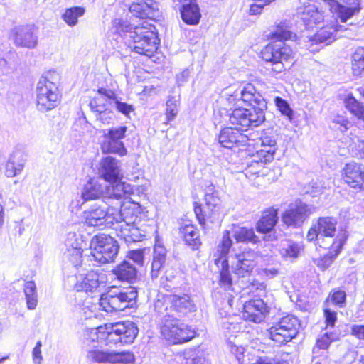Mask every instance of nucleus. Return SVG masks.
Returning a JSON list of instances; mask_svg holds the SVG:
<instances>
[{"instance_id": "obj_1", "label": "nucleus", "mask_w": 364, "mask_h": 364, "mask_svg": "<svg viewBox=\"0 0 364 364\" xmlns=\"http://www.w3.org/2000/svg\"><path fill=\"white\" fill-rule=\"evenodd\" d=\"M292 35L288 26L281 22L271 33V43L261 52L262 59L272 64V70L276 73H281L289 68L294 59V51L284 43V41L291 39Z\"/></svg>"}, {"instance_id": "obj_2", "label": "nucleus", "mask_w": 364, "mask_h": 364, "mask_svg": "<svg viewBox=\"0 0 364 364\" xmlns=\"http://www.w3.org/2000/svg\"><path fill=\"white\" fill-rule=\"evenodd\" d=\"M232 245V240L230 238V232L224 230L217 246V251L215 255L216 257L215 264L220 267L218 280L220 288L226 291L225 293V298H223L222 301V304L225 306L226 305L231 306L233 299V294H232L233 292L232 279L230 272L229 260L227 257Z\"/></svg>"}, {"instance_id": "obj_3", "label": "nucleus", "mask_w": 364, "mask_h": 364, "mask_svg": "<svg viewBox=\"0 0 364 364\" xmlns=\"http://www.w3.org/2000/svg\"><path fill=\"white\" fill-rule=\"evenodd\" d=\"M60 102L58 75L48 73L39 79L36 86V106L42 112L52 110Z\"/></svg>"}, {"instance_id": "obj_4", "label": "nucleus", "mask_w": 364, "mask_h": 364, "mask_svg": "<svg viewBox=\"0 0 364 364\" xmlns=\"http://www.w3.org/2000/svg\"><path fill=\"white\" fill-rule=\"evenodd\" d=\"M138 294L134 287L123 289L112 287L107 293L102 294L99 300V305L107 312L122 311L136 306Z\"/></svg>"}, {"instance_id": "obj_5", "label": "nucleus", "mask_w": 364, "mask_h": 364, "mask_svg": "<svg viewBox=\"0 0 364 364\" xmlns=\"http://www.w3.org/2000/svg\"><path fill=\"white\" fill-rule=\"evenodd\" d=\"M155 311L159 314H169L173 311L187 314L196 310V306L188 294L174 292L158 294L154 301Z\"/></svg>"}, {"instance_id": "obj_6", "label": "nucleus", "mask_w": 364, "mask_h": 364, "mask_svg": "<svg viewBox=\"0 0 364 364\" xmlns=\"http://www.w3.org/2000/svg\"><path fill=\"white\" fill-rule=\"evenodd\" d=\"M267 109V102L264 99V105L255 104L251 108H235L229 114V122L232 128L240 131H247L249 128L259 126L265 119L264 110Z\"/></svg>"}, {"instance_id": "obj_7", "label": "nucleus", "mask_w": 364, "mask_h": 364, "mask_svg": "<svg viewBox=\"0 0 364 364\" xmlns=\"http://www.w3.org/2000/svg\"><path fill=\"white\" fill-rule=\"evenodd\" d=\"M161 326L162 336L170 343L180 344L191 341L196 336L195 330L172 315L161 314Z\"/></svg>"}, {"instance_id": "obj_8", "label": "nucleus", "mask_w": 364, "mask_h": 364, "mask_svg": "<svg viewBox=\"0 0 364 364\" xmlns=\"http://www.w3.org/2000/svg\"><path fill=\"white\" fill-rule=\"evenodd\" d=\"M82 192L88 200L97 199L100 196H103L105 198L120 200L132 194L133 189L129 183L107 186L104 189L97 180L90 179L84 185Z\"/></svg>"}, {"instance_id": "obj_9", "label": "nucleus", "mask_w": 364, "mask_h": 364, "mask_svg": "<svg viewBox=\"0 0 364 364\" xmlns=\"http://www.w3.org/2000/svg\"><path fill=\"white\" fill-rule=\"evenodd\" d=\"M119 252L117 242L112 237L101 234L95 236L90 242V261L102 264L114 260Z\"/></svg>"}, {"instance_id": "obj_10", "label": "nucleus", "mask_w": 364, "mask_h": 364, "mask_svg": "<svg viewBox=\"0 0 364 364\" xmlns=\"http://www.w3.org/2000/svg\"><path fill=\"white\" fill-rule=\"evenodd\" d=\"M154 27L135 26L134 34L126 43L132 50L141 55L151 56L157 50L159 39Z\"/></svg>"}, {"instance_id": "obj_11", "label": "nucleus", "mask_w": 364, "mask_h": 364, "mask_svg": "<svg viewBox=\"0 0 364 364\" xmlns=\"http://www.w3.org/2000/svg\"><path fill=\"white\" fill-rule=\"evenodd\" d=\"M299 326L296 317L292 315L284 316L269 328V338L279 345L286 344L296 336Z\"/></svg>"}, {"instance_id": "obj_12", "label": "nucleus", "mask_w": 364, "mask_h": 364, "mask_svg": "<svg viewBox=\"0 0 364 364\" xmlns=\"http://www.w3.org/2000/svg\"><path fill=\"white\" fill-rule=\"evenodd\" d=\"M222 98L226 101L228 105L235 107V108L242 107L243 104L250 106H255V104L264 105V97L251 83L245 84L233 92L227 90Z\"/></svg>"}, {"instance_id": "obj_13", "label": "nucleus", "mask_w": 364, "mask_h": 364, "mask_svg": "<svg viewBox=\"0 0 364 364\" xmlns=\"http://www.w3.org/2000/svg\"><path fill=\"white\" fill-rule=\"evenodd\" d=\"M107 344L127 345L132 343L139 333L136 325L130 321L109 323Z\"/></svg>"}, {"instance_id": "obj_14", "label": "nucleus", "mask_w": 364, "mask_h": 364, "mask_svg": "<svg viewBox=\"0 0 364 364\" xmlns=\"http://www.w3.org/2000/svg\"><path fill=\"white\" fill-rule=\"evenodd\" d=\"M127 127L120 126L103 129L101 150L104 154H116L120 156L127 155V151L122 140L126 136Z\"/></svg>"}, {"instance_id": "obj_15", "label": "nucleus", "mask_w": 364, "mask_h": 364, "mask_svg": "<svg viewBox=\"0 0 364 364\" xmlns=\"http://www.w3.org/2000/svg\"><path fill=\"white\" fill-rule=\"evenodd\" d=\"M194 212L200 225L206 221L213 223L220 218L221 214V200L215 192H207L205 196V204L195 205Z\"/></svg>"}, {"instance_id": "obj_16", "label": "nucleus", "mask_w": 364, "mask_h": 364, "mask_svg": "<svg viewBox=\"0 0 364 364\" xmlns=\"http://www.w3.org/2000/svg\"><path fill=\"white\" fill-rule=\"evenodd\" d=\"M259 255L257 252L248 250L231 257L232 272L238 277L251 275L257 264Z\"/></svg>"}, {"instance_id": "obj_17", "label": "nucleus", "mask_w": 364, "mask_h": 364, "mask_svg": "<svg viewBox=\"0 0 364 364\" xmlns=\"http://www.w3.org/2000/svg\"><path fill=\"white\" fill-rule=\"evenodd\" d=\"M112 208H107L98 203L92 204L82 213L84 222L88 226L107 227L114 225Z\"/></svg>"}, {"instance_id": "obj_18", "label": "nucleus", "mask_w": 364, "mask_h": 364, "mask_svg": "<svg viewBox=\"0 0 364 364\" xmlns=\"http://www.w3.org/2000/svg\"><path fill=\"white\" fill-rule=\"evenodd\" d=\"M10 38L17 47L34 49L38 43V30L33 25H22L13 28Z\"/></svg>"}, {"instance_id": "obj_19", "label": "nucleus", "mask_w": 364, "mask_h": 364, "mask_svg": "<svg viewBox=\"0 0 364 364\" xmlns=\"http://www.w3.org/2000/svg\"><path fill=\"white\" fill-rule=\"evenodd\" d=\"M348 6H344L337 0H323V7L328 9L333 16L341 22H346L360 11V0H342Z\"/></svg>"}, {"instance_id": "obj_20", "label": "nucleus", "mask_w": 364, "mask_h": 364, "mask_svg": "<svg viewBox=\"0 0 364 364\" xmlns=\"http://www.w3.org/2000/svg\"><path fill=\"white\" fill-rule=\"evenodd\" d=\"M98 175L100 178L109 182V186L126 183L121 181L123 174L120 161L112 156H108L101 159L98 166Z\"/></svg>"}, {"instance_id": "obj_21", "label": "nucleus", "mask_w": 364, "mask_h": 364, "mask_svg": "<svg viewBox=\"0 0 364 364\" xmlns=\"http://www.w3.org/2000/svg\"><path fill=\"white\" fill-rule=\"evenodd\" d=\"M218 141L223 147L227 149L238 148L239 150L252 145V141L247 135L232 127L223 129L218 136Z\"/></svg>"}, {"instance_id": "obj_22", "label": "nucleus", "mask_w": 364, "mask_h": 364, "mask_svg": "<svg viewBox=\"0 0 364 364\" xmlns=\"http://www.w3.org/2000/svg\"><path fill=\"white\" fill-rule=\"evenodd\" d=\"M90 100L89 106L95 114L96 120L105 125H108L114 119V114L112 107L104 95L98 94Z\"/></svg>"}, {"instance_id": "obj_23", "label": "nucleus", "mask_w": 364, "mask_h": 364, "mask_svg": "<svg viewBox=\"0 0 364 364\" xmlns=\"http://www.w3.org/2000/svg\"><path fill=\"white\" fill-rule=\"evenodd\" d=\"M307 205L300 200L291 203L282 215V222L287 226H300L307 217Z\"/></svg>"}, {"instance_id": "obj_24", "label": "nucleus", "mask_w": 364, "mask_h": 364, "mask_svg": "<svg viewBox=\"0 0 364 364\" xmlns=\"http://www.w3.org/2000/svg\"><path fill=\"white\" fill-rule=\"evenodd\" d=\"M221 331L227 338V342L237 339L240 336L246 335L244 332V323L241 321V318L237 315H228L220 320Z\"/></svg>"}, {"instance_id": "obj_25", "label": "nucleus", "mask_w": 364, "mask_h": 364, "mask_svg": "<svg viewBox=\"0 0 364 364\" xmlns=\"http://www.w3.org/2000/svg\"><path fill=\"white\" fill-rule=\"evenodd\" d=\"M267 312L268 307L263 300L252 299L245 302L242 317L247 321L260 323L264 320Z\"/></svg>"}, {"instance_id": "obj_26", "label": "nucleus", "mask_w": 364, "mask_h": 364, "mask_svg": "<svg viewBox=\"0 0 364 364\" xmlns=\"http://www.w3.org/2000/svg\"><path fill=\"white\" fill-rule=\"evenodd\" d=\"M176 6H180L183 21L189 25H197L201 18L200 8L196 0H173Z\"/></svg>"}, {"instance_id": "obj_27", "label": "nucleus", "mask_w": 364, "mask_h": 364, "mask_svg": "<svg viewBox=\"0 0 364 364\" xmlns=\"http://www.w3.org/2000/svg\"><path fill=\"white\" fill-rule=\"evenodd\" d=\"M345 182L353 188H364V166L355 162L347 164L343 168Z\"/></svg>"}, {"instance_id": "obj_28", "label": "nucleus", "mask_w": 364, "mask_h": 364, "mask_svg": "<svg viewBox=\"0 0 364 364\" xmlns=\"http://www.w3.org/2000/svg\"><path fill=\"white\" fill-rule=\"evenodd\" d=\"M336 224L337 220L332 217L320 218L316 223L319 237L321 238L323 241H326L327 248L332 247L333 240L337 238V236L334 238L336 232ZM341 231H345L346 232V230H340L336 235H338Z\"/></svg>"}, {"instance_id": "obj_29", "label": "nucleus", "mask_w": 364, "mask_h": 364, "mask_svg": "<svg viewBox=\"0 0 364 364\" xmlns=\"http://www.w3.org/2000/svg\"><path fill=\"white\" fill-rule=\"evenodd\" d=\"M103 274L90 271L86 274H80L76 276L75 289L77 291L93 292L103 283Z\"/></svg>"}, {"instance_id": "obj_30", "label": "nucleus", "mask_w": 364, "mask_h": 364, "mask_svg": "<svg viewBox=\"0 0 364 364\" xmlns=\"http://www.w3.org/2000/svg\"><path fill=\"white\" fill-rule=\"evenodd\" d=\"M27 161L26 154L21 150L14 151L4 166V173L8 178L19 175L23 170Z\"/></svg>"}, {"instance_id": "obj_31", "label": "nucleus", "mask_w": 364, "mask_h": 364, "mask_svg": "<svg viewBox=\"0 0 364 364\" xmlns=\"http://www.w3.org/2000/svg\"><path fill=\"white\" fill-rule=\"evenodd\" d=\"M129 11L140 18L154 19L159 16L158 4L151 0L132 3L129 6Z\"/></svg>"}, {"instance_id": "obj_32", "label": "nucleus", "mask_w": 364, "mask_h": 364, "mask_svg": "<svg viewBox=\"0 0 364 364\" xmlns=\"http://www.w3.org/2000/svg\"><path fill=\"white\" fill-rule=\"evenodd\" d=\"M107 325L97 328H87L83 333V344L90 348H95L102 344H107L108 334Z\"/></svg>"}, {"instance_id": "obj_33", "label": "nucleus", "mask_w": 364, "mask_h": 364, "mask_svg": "<svg viewBox=\"0 0 364 364\" xmlns=\"http://www.w3.org/2000/svg\"><path fill=\"white\" fill-rule=\"evenodd\" d=\"M347 237V232L345 231H341L338 234L337 238L333 240L332 247H330V252L317 260L316 264L321 270H325L331 266L333 260L341 252Z\"/></svg>"}, {"instance_id": "obj_34", "label": "nucleus", "mask_w": 364, "mask_h": 364, "mask_svg": "<svg viewBox=\"0 0 364 364\" xmlns=\"http://www.w3.org/2000/svg\"><path fill=\"white\" fill-rule=\"evenodd\" d=\"M112 227L115 230L117 235L127 244L139 242L145 236L136 225L117 223Z\"/></svg>"}, {"instance_id": "obj_35", "label": "nucleus", "mask_w": 364, "mask_h": 364, "mask_svg": "<svg viewBox=\"0 0 364 364\" xmlns=\"http://www.w3.org/2000/svg\"><path fill=\"white\" fill-rule=\"evenodd\" d=\"M134 27L127 20L117 18L112 21L109 33L114 36V39L122 41H124L126 44L128 42V39H130L134 34Z\"/></svg>"}, {"instance_id": "obj_36", "label": "nucleus", "mask_w": 364, "mask_h": 364, "mask_svg": "<svg viewBox=\"0 0 364 364\" xmlns=\"http://www.w3.org/2000/svg\"><path fill=\"white\" fill-rule=\"evenodd\" d=\"M179 233L185 244L193 250H198L202 242L196 227L189 222H184L179 229Z\"/></svg>"}, {"instance_id": "obj_37", "label": "nucleus", "mask_w": 364, "mask_h": 364, "mask_svg": "<svg viewBox=\"0 0 364 364\" xmlns=\"http://www.w3.org/2000/svg\"><path fill=\"white\" fill-rule=\"evenodd\" d=\"M259 139L263 147L259 151V155L264 157V161H272L277 150L276 135L272 130L267 129L262 133Z\"/></svg>"}, {"instance_id": "obj_38", "label": "nucleus", "mask_w": 364, "mask_h": 364, "mask_svg": "<svg viewBox=\"0 0 364 364\" xmlns=\"http://www.w3.org/2000/svg\"><path fill=\"white\" fill-rule=\"evenodd\" d=\"M97 92L98 94L104 95L106 97V100L109 102L112 107L115 108L117 112L124 114L125 117H129V114L134 112V107L127 102H121L119 100V97L113 90L101 87L98 89Z\"/></svg>"}, {"instance_id": "obj_39", "label": "nucleus", "mask_w": 364, "mask_h": 364, "mask_svg": "<svg viewBox=\"0 0 364 364\" xmlns=\"http://www.w3.org/2000/svg\"><path fill=\"white\" fill-rule=\"evenodd\" d=\"M113 222L114 224L126 223L136 225L139 220V210L134 206L122 207L119 211L112 208Z\"/></svg>"}, {"instance_id": "obj_40", "label": "nucleus", "mask_w": 364, "mask_h": 364, "mask_svg": "<svg viewBox=\"0 0 364 364\" xmlns=\"http://www.w3.org/2000/svg\"><path fill=\"white\" fill-rule=\"evenodd\" d=\"M65 245L68 248L65 255L75 267H77L81 263L82 250L76 240L75 234H69Z\"/></svg>"}, {"instance_id": "obj_41", "label": "nucleus", "mask_w": 364, "mask_h": 364, "mask_svg": "<svg viewBox=\"0 0 364 364\" xmlns=\"http://www.w3.org/2000/svg\"><path fill=\"white\" fill-rule=\"evenodd\" d=\"M277 210L269 208L263 213L257 222V230L261 233H267L272 230L278 220Z\"/></svg>"}, {"instance_id": "obj_42", "label": "nucleus", "mask_w": 364, "mask_h": 364, "mask_svg": "<svg viewBox=\"0 0 364 364\" xmlns=\"http://www.w3.org/2000/svg\"><path fill=\"white\" fill-rule=\"evenodd\" d=\"M113 273L119 280L131 283L136 279L137 270L132 263L124 260L113 269Z\"/></svg>"}, {"instance_id": "obj_43", "label": "nucleus", "mask_w": 364, "mask_h": 364, "mask_svg": "<svg viewBox=\"0 0 364 364\" xmlns=\"http://www.w3.org/2000/svg\"><path fill=\"white\" fill-rule=\"evenodd\" d=\"M166 258V250L163 246H156L153 253V260L151 267V277L153 279H157L161 270L164 266Z\"/></svg>"}, {"instance_id": "obj_44", "label": "nucleus", "mask_w": 364, "mask_h": 364, "mask_svg": "<svg viewBox=\"0 0 364 364\" xmlns=\"http://www.w3.org/2000/svg\"><path fill=\"white\" fill-rule=\"evenodd\" d=\"M337 26H326L321 28L315 35L309 38L312 43L329 44L336 39L335 32L337 31Z\"/></svg>"}, {"instance_id": "obj_45", "label": "nucleus", "mask_w": 364, "mask_h": 364, "mask_svg": "<svg viewBox=\"0 0 364 364\" xmlns=\"http://www.w3.org/2000/svg\"><path fill=\"white\" fill-rule=\"evenodd\" d=\"M323 18V14L314 5L306 6L301 16V19L307 28H311L313 24L319 23Z\"/></svg>"}, {"instance_id": "obj_46", "label": "nucleus", "mask_w": 364, "mask_h": 364, "mask_svg": "<svg viewBox=\"0 0 364 364\" xmlns=\"http://www.w3.org/2000/svg\"><path fill=\"white\" fill-rule=\"evenodd\" d=\"M339 339V334L336 331L326 332L318 336L316 344L313 348V354L315 355L319 353L320 350H326L331 343Z\"/></svg>"}, {"instance_id": "obj_47", "label": "nucleus", "mask_w": 364, "mask_h": 364, "mask_svg": "<svg viewBox=\"0 0 364 364\" xmlns=\"http://www.w3.org/2000/svg\"><path fill=\"white\" fill-rule=\"evenodd\" d=\"M230 352L235 355L240 364H248L252 355L249 353L245 354L247 351L245 348L239 343V341L236 339L228 343Z\"/></svg>"}, {"instance_id": "obj_48", "label": "nucleus", "mask_w": 364, "mask_h": 364, "mask_svg": "<svg viewBox=\"0 0 364 364\" xmlns=\"http://www.w3.org/2000/svg\"><path fill=\"white\" fill-rule=\"evenodd\" d=\"M85 9L81 6H73L65 9L62 15L63 20L70 27H74L78 23V18L82 17Z\"/></svg>"}, {"instance_id": "obj_49", "label": "nucleus", "mask_w": 364, "mask_h": 364, "mask_svg": "<svg viewBox=\"0 0 364 364\" xmlns=\"http://www.w3.org/2000/svg\"><path fill=\"white\" fill-rule=\"evenodd\" d=\"M23 291L26 300L27 308L33 310L38 304L36 286L33 281H28L24 284Z\"/></svg>"}, {"instance_id": "obj_50", "label": "nucleus", "mask_w": 364, "mask_h": 364, "mask_svg": "<svg viewBox=\"0 0 364 364\" xmlns=\"http://www.w3.org/2000/svg\"><path fill=\"white\" fill-rule=\"evenodd\" d=\"M233 236L237 242H259L258 237L255 235L253 229L247 228H238L234 230Z\"/></svg>"}, {"instance_id": "obj_51", "label": "nucleus", "mask_w": 364, "mask_h": 364, "mask_svg": "<svg viewBox=\"0 0 364 364\" xmlns=\"http://www.w3.org/2000/svg\"><path fill=\"white\" fill-rule=\"evenodd\" d=\"M346 291L338 289H333L331 290L328 298L326 299L324 306L330 307L331 304H332L338 308H343L346 306Z\"/></svg>"}, {"instance_id": "obj_52", "label": "nucleus", "mask_w": 364, "mask_h": 364, "mask_svg": "<svg viewBox=\"0 0 364 364\" xmlns=\"http://www.w3.org/2000/svg\"><path fill=\"white\" fill-rule=\"evenodd\" d=\"M346 107L358 119L364 121V106L362 105L351 95H348L345 100Z\"/></svg>"}, {"instance_id": "obj_53", "label": "nucleus", "mask_w": 364, "mask_h": 364, "mask_svg": "<svg viewBox=\"0 0 364 364\" xmlns=\"http://www.w3.org/2000/svg\"><path fill=\"white\" fill-rule=\"evenodd\" d=\"M352 70L353 75L360 76L364 71V50L358 48L352 55Z\"/></svg>"}, {"instance_id": "obj_54", "label": "nucleus", "mask_w": 364, "mask_h": 364, "mask_svg": "<svg viewBox=\"0 0 364 364\" xmlns=\"http://www.w3.org/2000/svg\"><path fill=\"white\" fill-rule=\"evenodd\" d=\"M301 251V246L293 241L284 242L280 249V253L284 258H296Z\"/></svg>"}, {"instance_id": "obj_55", "label": "nucleus", "mask_w": 364, "mask_h": 364, "mask_svg": "<svg viewBox=\"0 0 364 364\" xmlns=\"http://www.w3.org/2000/svg\"><path fill=\"white\" fill-rule=\"evenodd\" d=\"M134 355L129 351L115 352L111 351L110 363L130 364L134 363Z\"/></svg>"}, {"instance_id": "obj_56", "label": "nucleus", "mask_w": 364, "mask_h": 364, "mask_svg": "<svg viewBox=\"0 0 364 364\" xmlns=\"http://www.w3.org/2000/svg\"><path fill=\"white\" fill-rule=\"evenodd\" d=\"M111 351H103L100 350H89L87 358L96 363H110Z\"/></svg>"}, {"instance_id": "obj_57", "label": "nucleus", "mask_w": 364, "mask_h": 364, "mask_svg": "<svg viewBox=\"0 0 364 364\" xmlns=\"http://www.w3.org/2000/svg\"><path fill=\"white\" fill-rule=\"evenodd\" d=\"M178 112V100L175 97H169L166 102V116L167 121L173 120Z\"/></svg>"}, {"instance_id": "obj_58", "label": "nucleus", "mask_w": 364, "mask_h": 364, "mask_svg": "<svg viewBox=\"0 0 364 364\" xmlns=\"http://www.w3.org/2000/svg\"><path fill=\"white\" fill-rule=\"evenodd\" d=\"M274 102L280 112L286 116L289 121H291L293 119V110L288 102L279 97H275Z\"/></svg>"}, {"instance_id": "obj_59", "label": "nucleus", "mask_w": 364, "mask_h": 364, "mask_svg": "<svg viewBox=\"0 0 364 364\" xmlns=\"http://www.w3.org/2000/svg\"><path fill=\"white\" fill-rule=\"evenodd\" d=\"M87 200V198H85V196L82 191L81 193L75 194L70 205L72 211L80 210L82 205Z\"/></svg>"}, {"instance_id": "obj_60", "label": "nucleus", "mask_w": 364, "mask_h": 364, "mask_svg": "<svg viewBox=\"0 0 364 364\" xmlns=\"http://www.w3.org/2000/svg\"><path fill=\"white\" fill-rule=\"evenodd\" d=\"M325 322L327 326L334 327L337 321V313L334 310H331L329 306H324L323 309Z\"/></svg>"}, {"instance_id": "obj_61", "label": "nucleus", "mask_w": 364, "mask_h": 364, "mask_svg": "<svg viewBox=\"0 0 364 364\" xmlns=\"http://www.w3.org/2000/svg\"><path fill=\"white\" fill-rule=\"evenodd\" d=\"M306 237L309 241H314L315 240H317V242L320 247L327 248V244H326V241H323L322 239L319 237L316 224L311 228V229L309 230Z\"/></svg>"}, {"instance_id": "obj_62", "label": "nucleus", "mask_w": 364, "mask_h": 364, "mask_svg": "<svg viewBox=\"0 0 364 364\" xmlns=\"http://www.w3.org/2000/svg\"><path fill=\"white\" fill-rule=\"evenodd\" d=\"M144 250H135L129 251L128 253V257L129 259L133 260L136 264L143 266L144 262Z\"/></svg>"}, {"instance_id": "obj_63", "label": "nucleus", "mask_w": 364, "mask_h": 364, "mask_svg": "<svg viewBox=\"0 0 364 364\" xmlns=\"http://www.w3.org/2000/svg\"><path fill=\"white\" fill-rule=\"evenodd\" d=\"M41 347L42 343L41 341H38L32 351L33 364H41V361L43 360L41 355Z\"/></svg>"}, {"instance_id": "obj_64", "label": "nucleus", "mask_w": 364, "mask_h": 364, "mask_svg": "<svg viewBox=\"0 0 364 364\" xmlns=\"http://www.w3.org/2000/svg\"><path fill=\"white\" fill-rule=\"evenodd\" d=\"M253 361L254 358L252 357L248 364H287L285 362L279 363L275 359L268 357H259L257 358L255 362Z\"/></svg>"}]
</instances>
